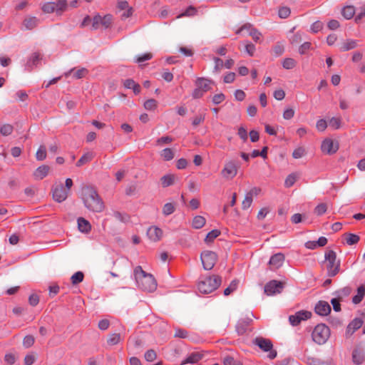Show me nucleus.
Segmentation results:
<instances>
[{
  "label": "nucleus",
  "instance_id": "1",
  "mask_svg": "<svg viewBox=\"0 0 365 365\" xmlns=\"http://www.w3.org/2000/svg\"><path fill=\"white\" fill-rule=\"evenodd\" d=\"M82 200L85 207L92 212H101L104 210L105 206L103 200L92 186L83 187Z\"/></svg>",
  "mask_w": 365,
  "mask_h": 365
},
{
  "label": "nucleus",
  "instance_id": "2",
  "mask_svg": "<svg viewBox=\"0 0 365 365\" xmlns=\"http://www.w3.org/2000/svg\"><path fill=\"white\" fill-rule=\"evenodd\" d=\"M134 277L138 287L148 292H154L157 288V282L151 274L146 273L141 267L137 266L134 269Z\"/></svg>",
  "mask_w": 365,
  "mask_h": 365
},
{
  "label": "nucleus",
  "instance_id": "3",
  "mask_svg": "<svg viewBox=\"0 0 365 365\" xmlns=\"http://www.w3.org/2000/svg\"><path fill=\"white\" fill-rule=\"evenodd\" d=\"M222 283V277L219 275H210L201 277L197 284V289L202 294H210L216 290Z\"/></svg>",
  "mask_w": 365,
  "mask_h": 365
},
{
  "label": "nucleus",
  "instance_id": "4",
  "mask_svg": "<svg viewBox=\"0 0 365 365\" xmlns=\"http://www.w3.org/2000/svg\"><path fill=\"white\" fill-rule=\"evenodd\" d=\"M327 262V276L335 277L340 271V259H337L336 253L334 250H329L324 254Z\"/></svg>",
  "mask_w": 365,
  "mask_h": 365
},
{
  "label": "nucleus",
  "instance_id": "5",
  "mask_svg": "<svg viewBox=\"0 0 365 365\" xmlns=\"http://www.w3.org/2000/svg\"><path fill=\"white\" fill-rule=\"evenodd\" d=\"M330 335L329 328L324 324L317 325L312 334V339L318 344H324Z\"/></svg>",
  "mask_w": 365,
  "mask_h": 365
},
{
  "label": "nucleus",
  "instance_id": "6",
  "mask_svg": "<svg viewBox=\"0 0 365 365\" xmlns=\"http://www.w3.org/2000/svg\"><path fill=\"white\" fill-rule=\"evenodd\" d=\"M253 344L257 346L261 350L264 352L269 351L267 357L269 359H274L277 357V352L273 349V344L269 339L264 338L262 336H257L252 340Z\"/></svg>",
  "mask_w": 365,
  "mask_h": 365
},
{
  "label": "nucleus",
  "instance_id": "7",
  "mask_svg": "<svg viewBox=\"0 0 365 365\" xmlns=\"http://www.w3.org/2000/svg\"><path fill=\"white\" fill-rule=\"evenodd\" d=\"M113 20V18L111 14L101 16L99 14H97L92 19L91 28L93 30H97L100 28L107 29L111 26Z\"/></svg>",
  "mask_w": 365,
  "mask_h": 365
},
{
  "label": "nucleus",
  "instance_id": "8",
  "mask_svg": "<svg viewBox=\"0 0 365 365\" xmlns=\"http://www.w3.org/2000/svg\"><path fill=\"white\" fill-rule=\"evenodd\" d=\"M66 7L67 1H46L41 6V9L46 14L56 12L57 14H61Z\"/></svg>",
  "mask_w": 365,
  "mask_h": 365
},
{
  "label": "nucleus",
  "instance_id": "9",
  "mask_svg": "<svg viewBox=\"0 0 365 365\" xmlns=\"http://www.w3.org/2000/svg\"><path fill=\"white\" fill-rule=\"evenodd\" d=\"M200 257L203 268L206 270H211L217 260V255L212 251H204Z\"/></svg>",
  "mask_w": 365,
  "mask_h": 365
},
{
  "label": "nucleus",
  "instance_id": "10",
  "mask_svg": "<svg viewBox=\"0 0 365 365\" xmlns=\"http://www.w3.org/2000/svg\"><path fill=\"white\" fill-rule=\"evenodd\" d=\"M284 287V284L283 282L277 280H271L265 284L264 292L268 296L280 294Z\"/></svg>",
  "mask_w": 365,
  "mask_h": 365
},
{
  "label": "nucleus",
  "instance_id": "11",
  "mask_svg": "<svg viewBox=\"0 0 365 365\" xmlns=\"http://www.w3.org/2000/svg\"><path fill=\"white\" fill-rule=\"evenodd\" d=\"M238 165L233 160L227 162L225 165L224 168L221 171V174L223 178L226 179H232L237 174Z\"/></svg>",
  "mask_w": 365,
  "mask_h": 365
},
{
  "label": "nucleus",
  "instance_id": "12",
  "mask_svg": "<svg viewBox=\"0 0 365 365\" xmlns=\"http://www.w3.org/2000/svg\"><path fill=\"white\" fill-rule=\"evenodd\" d=\"M312 314L311 312L301 310L296 312L294 315L289 317V321L292 326H297L303 320L309 319Z\"/></svg>",
  "mask_w": 365,
  "mask_h": 365
},
{
  "label": "nucleus",
  "instance_id": "13",
  "mask_svg": "<svg viewBox=\"0 0 365 365\" xmlns=\"http://www.w3.org/2000/svg\"><path fill=\"white\" fill-rule=\"evenodd\" d=\"M53 199L58 202H62L68 197V190L65 189L62 184L57 185L52 188Z\"/></svg>",
  "mask_w": 365,
  "mask_h": 365
},
{
  "label": "nucleus",
  "instance_id": "14",
  "mask_svg": "<svg viewBox=\"0 0 365 365\" xmlns=\"http://www.w3.org/2000/svg\"><path fill=\"white\" fill-rule=\"evenodd\" d=\"M314 311L318 315L327 316L330 314L331 309L327 302L321 300L316 304Z\"/></svg>",
  "mask_w": 365,
  "mask_h": 365
},
{
  "label": "nucleus",
  "instance_id": "15",
  "mask_svg": "<svg viewBox=\"0 0 365 365\" xmlns=\"http://www.w3.org/2000/svg\"><path fill=\"white\" fill-rule=\"evenodd\" d=\"M284 259L285 257L284 254L279 252L274 254L270 257L269 264L270 265L272 269H277L283 265Z\"/></svg>",
  "mask_w": 365,
  "mask_h": 365
},
{
  "label": "nucleus",
  "instance_id": "16",
  "mask_svg": "<svg viewBox=\"0 0 365 365\" xmlns=\"http://www.w3.org/2000/svg\"><path fill=\"white\" fill-rule=\"evenodd\" d=\"M252 322V319L250 317L240 319L235 326V329L238 335H243L247 331Z\"/></svg>",
  "mask_w": 365,
  "mask_h": 365
},
{
  "label": "nucleus",
  "instance_id": "17",
  "mask_svg": "<svg viewBox=\"0 0 365 365\" xmlns=\"http://www.w3.org/2000/svg\"><path fill=\"white\" fill-rule=\"evenodd\" d=\"M321 149L323 153L331 155L335 153L337 151L338 146H334L332 140L325 139L322 143Z\"/></svg>",
  "mask_w": 365,
  "mask_h": 365
},
{
  "label": "nucleus",
  "instance_id": "18",
  "mask_svg": "<svg viewBox=\"0 0 365 365\" xmlns=\"http://www.w3.org/2000/svg\"><path fill=\"white\" fill-rule=\"evenodd\" d=\"M211 83H213V81L202 77H199L195 81L196 87H198L204 93L211 89Z\"/></svg>",
  "mask_w": 365,
  "mask_h": 365
},
{
  "label": "nucleus",
  "instance_id": "19",
  "mask_svg": "<svg viewBox=\"0 0 365 365\" xmlns=\"http://www.w3.org/2000/svg\"><path fill=\"white\" fill-rule=\"evenodd\" d=\"M147 235L152 241L157 242L160 240L163 231L157 227H150L147 231Z\"/></svg>",
  "mask_w": 365,
  "mask_h": 365
},
{
  "label": "nucleus",
  "instance_id": "20",
  "mask_svg": "<svg viewBox=\"0 0 365 365\" xmlns=\"http://www.w3.org/2000/svg\"><path fill=\"white\" fill-rule=\"evenodd\" d=\"M363 321L361 319L355 318L353 319L346 327V334L351 335L356 330L361 327Z\"/></svg>",
  "mask_w": 365,
  "mask_h": 365
},
{
  "label": "nucleus",
  "instance_id": "21",
  "mask_svg": "<svg viewBox=\"0 0 365 365\" xmlns=\"http://www.w3.org/2000/svg\"><path fill=\"white\" fill-rule=\"evenodd\" d=\"M41 60V55L38 53H34L26 63V69L29 71H31L33 67L37 66Z\"/></svg>",
  "mask_w": 365,
  "mask_h": 365
},
{
  "label": "nucleus",
  "instance_id": "22",
  "mask_svg": "<svg viewBox=\"0 0 365 365\" xmlns=\"http://www.w3.org/2000/svg\"><path fill=\"white\" fill-rule=\"evenodd\" d=\"M49 170H50L49 166H48L46 165H41L34 171V176L37 180H42L46 176H47Z\"/></svg>",
  "mask_w": 365,
  "mask_h": 365
},
{
  "label": "nucleus",
  "instance_id": "23",
  "mask_svg": "<svg viewBox=\"0 0 365 365\" xmlns=\"http://www.w3.org/2000/svg\"><path fill=\"white\" fill-rule=\"evenodd\" d=\"M78 228L83 233H88L91 230L90 222L83 217H78L77 220Z\"/></svg>",
  "mask_w": 365,
  "mask_h": 365
},
{
  "label": "nucleus",
  "instance_id": "24",
  "mask_svg": "<svg viewBox=\"0 0 365 365\" xmlns=\"http://www.w3.org/2000/svg\"><path fill=\"white\" fill-rule=\"evenodd\" d=\"M88 71L85 68H81L77 71H75L74 68L71 69L68 72L65 73L66 76H68V75H71L73 73V78L75 79H81L83 77H85L88 74Z\"/></svg>",
  "mask_w": 365,
  "mask_h": 365
},
{
  "label": "nucleus",
  "instance_id": "25",
  "mask_svg": "<svg viewBox=\"0 0 365 365\" xmlns=\"http://www.w3.org/2000/svg\"><path fill=\"white\" fill-rule=\"evenodd\" d=\"M202 358V354L194 352L190 354L184 361H182L181 365L186 364H195L199 361Z\"/></svg>",
  "mask_w": 365,
  "mask_h": 365
},
{
  "label": "nucleus",
  "instance_id": "26",
  "mask_svg": "<svg viewBox=\"0 0 365 365\" xmlns=\"http://www.w3.org/2000/svg\"><path fill=\"white\" fill-rule=\"evenodd\" d=\"M38 21L36 17H27L24 20L23 24L26 29L31 30L37 26Z\"/></svg>",
  "mask_w": 365,
  "mask_h": 365
},
{
  "label": "nucleus",
  "instance_id": "27",
  "mask_svg": "<svg viewBox=\"0 0 365 365\" xmlns=\"http://www.w3.org/2000/svg\"><path fill=\"white\" fill-rule=\"evenodd\" d=\"M352 292V289L350 287H344L334 293L336 297L339 298L341 301L346 297H348Z\"/></svg>",
  "mask_w": 365,
  "mask_h": 365
},
{
  "label": "nucleus",
  "instance_id": "28",
  "mask_svg": "<svg viewBox=\"0 0 365 365\" xmlns=\"http://www.w3.org/2000/svg\"><path fill=\"white\" fill-rule=\"evenodd\" d=\"M352 360L356 364H361L364 361V356L363 352L358 349H356L352 352Z\"/></svg>",
  "mask_w": 365,
  "mask_h": 365
},
{
  "label": "nucleus",
  "instance_id": "29",
  "mask_svg": "<svg viewBox=\"0 0 365 365\" xmlns=\"http://www.w3.org/2000/svg\"><path fill=\"white\" fill-rule=\"evenodd\" d=\"M358 46L357 41L354 39H347L341 44L340 50L341 51H347L356 48Z\"/></svg>",
  "mask_w": 365,
  "mask_h": 365
},
{
  "label": "nucleus",
  "instance_id": "30",
  "mask_svg": "<svg viewBox=\"0 0 365 365\" xmlns=\"http://www.w3.org/2000/svg\"><path fill=\"white\" fill-rule=\"evenodd\" d=\"M365 295V287L361 285L357 289V294L353 297L352 302L355 304H359Z\"/></svg>",
  "mask_w": 365,
  "mask_h": 365
},
{
  "label": "nucleus",
  "instance_id": "31",
  "mask_svg": "<svg viewBox=\"0 0 365 365\" xmlns=\"http://www.w3.org/2000/svg\"><path fill=\"white\" fill-rule=\"evenodd\" d=\"M175 176L173 174H168L163 175L160 178V182L163 187H167L172 185L174 183Z\"/></svg>",
  "mask_w": 365,
  "mask_h": 365
},
{
  "label": "nucleus",
  "instance_id": "32",
  "mask_svg": "<svg viewBox=\"0 0 365 365\" xmlns=\"http://www.w3.org/2000/svg\"><path fill=\"white\" fill-rule=\"evenodd\" d=\"M341 14L346 19H351L355 14L354 6H346L342 9Z\"/></svg>",
  "mask_w": 365,
  "mask_h": 365
},
{
  "label": "nucleus",
  "instance_id": "33",
  "mask_svg": "<svg viewBox=\"0 0 365 365\" xmlns=\"http://www.w3.org/2000/svg\"><path fill=\"white\" fill-rule=\"evenodd\" d=\"M205 222L206 220L204 217L197 215L192 220V227L195 229H200L205 225Z\"/></svg>",
  "mask_w": 365,
  "mask_h": 365
},
{
  "label": "nucleus",
  "instance_id": "34",
  "mask_svg": "<svg viewBox=\"0 0 365 365\" xmlns=\"http://www.w3.org/2000/svg\"><path fill=\"white\" fill-rule=\"evenodd\" d=\"M160 156L163 158L164 160L169 161L174 158L175 154L171 148H167L161 151Z\"/></svg>",
  "mask_w": 365,
  "mask_h": 365
},
{
  "label": "nucleus",
  "instance_id": "35",
  "mask_svg": "<svg viewBox=\"0 0 365 365\" xmlns=\"http://www.w3.org/2000/svg\"><path fill=\"white\" fill-rule=\"evenodd\" d=\"M36 158L38 161H42L46 158V148L44 145H41L36 153Z\"/></svg>",
  "mask_w": 365,
  "mask_h": 365
},
{
  "label": "nucleus",
  "instance_id": "36",
  "mask_svg": "<svg viewBox=\"0 0 365 365\" xmlns=\"http://www.w3.org/2000/svg\"><path fill=\"white\" fill-rule=\"evenodd\" d=\"M346 235V242L349 245H356L360 240L359 236L356 234L347 233Z\"/></svg>",
  "mask_w": 365,
  "mask_h": 365
},
{
  "label": "nucleus",
  "instance_id": "37",
  "mask_svg": "<svg viewBox=\"0 0 365 365\" xmlns=\"http://www.w3.org/2000/svg\"><path fill=\"white\" fill-rule=\"evenodd\" d=\"M120 334L117 333L111 334L108 336V338L107 339V343L110 345L113 346L119 343L120 341Z\"/></svg>",
  "mask_w": 365,
  "mask_h": 365
},
{
  "label": "nucleus",
  "instance_id": "38",
  "mask_svg": "<svg viewBox=\"0 0 365 365\" xmlns=\"http://www.w3.org/2000/svg\"><path fill=\"white\" fill-rule=\"evenodd\" d=\"M83 278H84L83 273L81 271H78V272H76V273H74L71 276V283L73 285H75V284H77L81 282L83 280Z\"/></svg>",
  "mask_w": 365,
  "mask_h": 365
},
{
  "label": "nucleus",
  "instance_id": "39",
  "mask_svg": "<svg viewBox=\"0 0 365 365\" xmlns=\"http://www.w3.org/2000/svg\"><path fill=\"white\" fill-rule=\"evenodd\" d=\"M220 231L219 230L215 229L209 232L205 239V241L207 243L212 242L215 238H217L220 235Z\"/></svg>",
  "mask_w": 365,
  "mask_h": 365
},
{
  "label": "nucleus",
  "instance_id": "40",
  "mask_svg": "<svg viewBox=\"0 0 365 365\" xmlns=\"http://www.w3.org/2000/svg\"><path fill=\"white\" fill-rule=\"evenodd\" d=\"M93 158V155L91 153H86L83 155L81 158L77 161L76 166L81 167L83 165L90 162Z\"/></svg>",
  "mask_w": 365,
  "mask_h": 365
},
{
  "label": "nucleus",
  "instance_id": "41",
  "mask_svg": "<svg viewBox=\"0 0 365 365\" xmlns=\"http://www.w3.org/2000/svg\"><path fill=\"white\" fill-rule=\"evenodd\" d=\"M237 285H238V280H237V279L232 280L231 282V283L230 284V285L224 290V295L225 296L230 295L232 292H233L234 291H235L237 289Z\"/></svg>",
  "mask_w": 365,
  "mask_h": 365
},
{
  "label": "nucleus",
  "instance_id": "42",
  "mask_svg": "<svg viewBox=\"0 0 365 365\" xmlns=\"http://www.w3.org/2000/svg\"><path fill=\"white\" fill-rule=\"evenodd\" d=\"M297 175L295 173L289 174L285 179L284 186L286 187H292L297 181Z\"/></svg>",
  "mask_w": 365,
  "mask_h": 365
},
{
  "label": "nucleus",
  "instance_id": "43",
  "mask_svg": "<svg viewBox=\"0 0 365 365\" xmlns=\"http://www.w3.org/2000/svg\"><path fill=\"white\" fill-rule=\"evenodd\" d=\"M297 65V62L294 58H287L282 62V66L285 69H292Z\"/></svg>",
  "mask_w": 365,
  "mask_h": 365
},
{
  "label": "nucleus",
  "instance_id": "44",
  "mask_svg": "<svg viewBox=\"0 0 365 365\" xmlns=\"http://www.w3.org/2000/svg\"><path fill=\"white\" fill-rule=\"evenodd\" d=\"M14 127L10 124H4L0 128V133L4 136L9 135L12 133Z\"/></svg>",
  "mask_w": 365,
  "mask_h": 365
},
{
  "label": "nucleus",
  "instance_id": "45",
  "mask_svg": "<svg viewBox=\"0 0 365 365\" xmlns=\"http://www.w3.org/2000/svg\"><path fill=\"white\" fill-rule=\"evenodd\" d=\"M157 106L158 102L153 98L148 99L144 103V108L148 110H153L157 108Z\"/></svg>",
  "mask_w": 365,
  "mask_h": 365
},
{
  "label": "nucleus",
  "instance_id": "46",
  "mask_svg": "<svg viewBox=\"0 0 365 365\" xmlns=\"http://www.w3.org/2000/svg\"><path fill=\"white\" fill-rule=\"evenodd\" d=\"M175 210V208L174 205L171 202H168L165 204L163 207V215L167 216L173 213Z\"/></svg>",
  "mask_w": 365,
  "mask_h": 365
},
{
  "label": "nucleus",
  "instance_id": "47",
  "mask_svg": "<svg viewBox=\"0 0 365 365\" xmlns=\"http://www.w3.org/2000/svg\"><path fill=\"white\" fill-rule=\"evenodd\" d=\"M197 13V9L195 7L192 6H190L187 8V9L182 14H179L178 16V18H180L181 16H192L195 15Z\"/></svg>",
  "mask_w": 365,
  "mask_h": 365
},
{
  "label": "nucleus",
  "instance_id": "48",
  "mask_svg": "<svg viewBox=\"0 0 365 365\" xmlns=\"http://www.w3.org/2000/svg\"><path fill=\"white\" fill-rule=\"evenodd\" d=\"M145 359L148 362H152L157 358V354L153 349H148L144 354Z\"/></svg>",
  "mask_w": 365,
  "mask_h": 365
},
{
  "label": "nucleus",
  "instance_id": "49",
  "mask_svg": "<svg viewBox=\"0 0 365 365\" xmlns=\"http://www.w3.org/2000/svg\"><path fill=\"white\" fill-rule=\"evenodd\" d=\"M327 210V205L326 203H320L314 208V213L321 216L324 215Z\"/></svg>",
  "mask_w": 365,
  "mask_h": 365
},
{
  "label": "nucleus",
  "instance_id": "50",
  "mask_svg": "<svg viewBox=\"0 0 365 365\" xmlns=\"http://www.w3.org/2000/svg\"><path fill=\"white\" fill-rule=\"evenodd\" d=\"M307 363L309 365H330L327 361L314 357L308 358Z\"/></svg>",
  "mask_w": 365,
  "mask_h": 365
},
{
  "label": "nucleus",
  "instance_id": "51",
  "mask_svg": "<svg viewBox=\"0 0 365 365\" xmlns=\"http://www.w3.org/2000/svg\"><path fill=\"white\" fill-rule=\"evenodd\" d=\"M35 339L32 335H26L23 340V345L26 348H29L34 344Z\"/></svg>",
  "mask_w": 365,
  "mask_h": 365
},
{
  "label": "nucleus",
  "instance_id": "52",
  "mask_svg": "<svg viewBox=\"0 0 365 365\" xmlns=\"http://www.w3.org/2000/svg\"><path fill=\"white\" fill-rule=\"evenodd\" d=\"M152 58H153L152 53H143L140 56H138L136 58L135 62L139 64H141L143 62H144L145 61L150 60Z\"/></svg>",
  "mask_w": 365,
  "mask_h": 365
},
{
  "label": "nucleus",
  "instance_id": "53",
  "mask_svg": "<svg viewBox=\"0 0 365 365\" xmlns=\"http://www.w3.org/2000/svg\"><path fill=\"white\" fill-rule=\"evenodd\" d=\"M291 11L289 7L283 6L279 9L278 14L281 19H286L290 15Z\"/></svg>",
  "mask_w": 365,
  "mask_h": 365
},
{
  "label": "nucleus",
  "instance_id": "54",
  "mask_svg": "<svg viewBox=\"0 0 365 365\" xmlns=\"http://www.w3.org/2000/svg\"><path fill=\"white\" fill-rule=\"evenodd\" d=\"M305 149L302 147H299L294 150L292 157L295 159L301 158L305 155Z\"/></svg>",
  "mask_w": 365,
  "mask_h": 365
},
{
  "label": "nucleus",
  "instance_id": "55",
  "mask_svg": "<svg viewBox=\"0 0 365 365\" xmlns=\"http://www.w3.org/2000/svg\"><path fill=\"white\" fill-rule=\"evenodd\" d=\"M252 201H253V200H252V197H250V195L246 194L245 197L242 203V209L243 210L248 209L251 206Z\"/></svg>",
  "mask_w": 365,
  "mask_h": 365
},
{
  "label": "nucleus",
  "instance_id": "56",
  "mask_svg": "<svg viewBox=\"0 0 365 365\" xmlns=\"http://www.w3.org/2000/svg\"><path fill=\"white\" fill-rule=\"evenodd\" d=\"M213 59L215 61L214 71L219 72L223 68L224 62L221 58L218 57H214Z\"/></svg>",
  "mask_w": 365,
  "mask_h": 365
},
{
  "label": "nucleus",
  "instance_id": "57",
  "mask_svg": "<svg viewBox=\"0 0 365 365\" xmlns=\"http://www.w3.org/2000/svg\"><path fill=\"white\" fill-rule=\"evenodd\" d=\"M113 216L115 219L118 220L120 222H125L128 220V215L125 213H121L118 211H115L113 212Z\"/></svg>",
  "mask_w": 365,
  "mask_h": 365
},
{
  "label": "nucleus",
  "instance_id": "58",
  "mask_svg": "<svg viewBox=\"0 0 365 365\" xmlns=\"http://www.w3.org/2000/svg\"><path fill=\"white\" fill-rule=\"evenodd\" d=\"M329 125L334 129H339L341 126V119L333 117L329 120Z\"/></svg>",
  "mask_w": 365,
  "mask_h": 365
},
{
  "label": "nucleus",
  "instance_id": "59",
  "mask_svg": "<svg viewBox=\"0 0 365 365\" xmlns=\"http://www.w3.org/2000/svg\"><path fill=\"white\" fill-rule=\"evenodd\" d=\"M225 100V96L222 93L215 94L212 97V103L215 105H218V104L221 103Z\"/></svg>",
  "mask_w": 365,
  "mask_h": 365
},
{
  "label": "nucleus",
  "instance_id": "60",
  "mask_svg": "<svg viewBox=\"0 0 365 365\" xmlns=\"http://www.w3.org/2000/svg\"><path fill=\"white\" fill-rule=\"evenodd\" d=\"M187 336H188V332L186 330L180 329V328L175 329V332L174 334L175 337L185 339V338L187 337Z\"/></svg>",
  "mask_w": 365,
  "mask_h": 365
},
{
  "label": "nucleus",
  "instance_id": "61",
  "mask_svg": "<svg viewBox=\"0 0 365 365\" xmlns=\"http://www.w3.org/2000/svg\"><path fill=\"white\" fill-rule=\"evenodd\" d=\"M341 300L339 299V298L337 297H335V298H333L331 299V304H332L333 306V309L338 312H340L341 311V304H340V302Z\"/></svg>",
  "mask_w": 365,
  "mask_h": 365
},
{
  "label": "nucleus",
  "instance_id": "62",
  "mask_svg": "<svg viewBox=\"0 0 365 365\" xmlns=\"http://www.w3.org/2000/svg\"><path fill=\"white\" fill-rule=\"evenodd\" d=\"M322 28H323L322 22H321L319 21H317L312 24L311 31L313 33H317L319 31H321L322 29Z\"/></svg>",
  "mask_w": 365,
  "mask_h": 365
},
{
  "label": "nucleus",
  "instance_id": "63",
  "mask_svg": "<svg viewBox=\"0 0 365 365\" xmlns=\"http://www.w3.org/2000/svg\"><path fill=\"white\" fill-rule=\"evenodd\" d=\"M245 51L250 56H253L255 52V46L252 43H246L245 46Z\"/></svg>",
  "mask_w": 365,
  "mask_h": 365
},
{
  "label": "nucleus",
  "instance_id": "64",
  "mask_svg": "<svg viewBox=\"0 0 365 365\" xmlns=\"http://www.w3.org/2000/svg\"><path fill=\"white\" fill-rule=\"evenodd\" d=\"M311 43L310 42H304L302 43L299 48V53L301 55L305 54L306 52L311 48Z\"/></svg>",
  "mask_w": 365,
  "mask_h": 365
}]
</instances>
